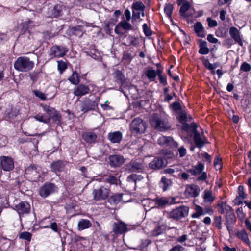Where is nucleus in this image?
Listing matches in <instances>:
<instances>
[{"label":"nucleus","instance_id":"obj_1","mask_svg":"<svg viewBox=\"0 0 251 251\" xmlns=\"http://www.w3.org/2000/svg\"><path fill=\"white\" fill-rule=\"evenodd\" d=\"M34 63L27 56H20L14 63V69L21 72H28L33 69Z\"/></svg>","mask_w":251,"mask_h":251},{"label":"nucleus","instance_id":"obj_2","mask_svg":"<svg viewBox=\"0 0 251 251\" xmlns=\"http://www.w3.org/2000/svg\"><path fill=\"white\" fill-rule=\"evenodd\" d=\"M204 169V164L198 162L197 165L193 166L191 169L187 170V172L194 176L200 175L197 178V181H205L207 178V173L203 172Z\"/></svg>","mask_w":251,"mask_h":251},{"label":"nucleus","instance_id":"obj_3","mask_svg":"<svg viewBox=\"0 0 251 251\" xmlns=\"http://www.w3.org/2000/svg\"><path fill=\"white\" fill-rule=\"evenodd\" d=\"M58 189V187L54 183L46 182L40 188L39 194L42 198H46L57 192Z\"/></svg>","mask_w":251,"mask_h":251},{"label":"nucleus","instance_id":"obj_4","mask_svg":"<svg viewBox=\"0 0 251 251\" xmlns=\"http://www.w3.org/2000/svg\"><path fill=\"white\" fill-rule=\"evenodd\" d=\"M44 111H46L49 117L50 122L52 119L53 122L57 125L60 126L61 124V115L59 111L56 110L54 108L51 107L47 105H44L42 106Z\"/></svg>","mask_w":251,"mask_h":251},{"label":"nucleus","instance_id":"obj_5","mask_svg":"<svg viewBox=\"0 0 251 251\" xmlns=\"http://www.w3.org/2000/svg\"><path fill=\"white\" fill-rule=\"evenodd\" d=\"M151 123L155 126L156 129L160 131H164L170 128V126L161 119L160 116L157 113L152 114Z\"/></svg>","mask_w":251,"mask_h":251},{"label":"nucleus","instance_id":"obj_6","mask_svg":"<svg viewBox=\"0 0 251 251\" xmlns=\"http://www.w3.org/2000/svg\"><path fill=\"white\" fill-rule=\"evenodd\" d=\"M189 208L186 206H180L173 209L170 213L169 217L174 220H178L186 217L188 215Z\"/></svg>","mask_w":251,"mask_h":251},{"label":"nucleus","instance_id":"obj_7","mask_svg":"<svg viewBox=\"0 0 251 251\" xmlns=\"http://www.w3.org/2000/svg\"><path fill=\"white\" fill-rule=\"evenodd\" d=\"M130 129L133 134L144 133L146 129V123L141 118H135L131 123Z\"/></svg>","mask_w":251,"mask_h":251},{"label":"nucleus","instance_id":"obj_8","mask_svg":"<svg viewBox=\"0 0 251 251\" xmlns=\"http://www.w3.org/2000/svg\"><path fill=\"white\" fill-rule=\"evenodd\" d=\"M110 190L104 186L94 189L92 192L93 199L96 201H103L108 198Z\"/></svg>","mask_w":251,"mask_h":251},{"label":"nucleus","instance_id":"obj_9","mask_svg":"<svg viewBox=\"0 0 251 251\" xmlns=\"http://www.w3.org/2000/svg\"><path fill=\"white\" fill-rule=\"evenodd\" d=\"M176 199L174 197H156L152 200V201L154 202L155 205L158 208H164L167 206L175 203Z\"/></svg>","mask_w":251,"mask_h":251},{"label":"nucleus","instance_id":"obj_10","mask_svg":"<svg viewBox=\"0 0 251 251\" xmlns=\"http://www.w3.org/2000/svg\"><path fill=\"white\" fill-rule=\"evenodd\" d=\"M0 167L4 171L10 172L14 168V161L8 156H1L0 157Z\"/></svg>","mask_w":251,"mask_h":251},{"label":"nucleus","instance_id":"obj_11","mask_svg":"<svg viewBox=\"0 0 251 251\" xmlns=\"http://www.w3.org/2000/svg\"><path fill=\"white\" fill-rule=\"evenodd\" d=\"M68 49L63 46L54 45L49 50V55L52 57H62L68 52Z\"/></svg>","mask_w":251,"mask_h":251},{"label":"nucleus","instance_id":"obj_12","mask_svg":"<svg viewBox=\"0 0 251 251\" xmlns=\"http://www.w3.org/2000/svg\"><path fill=\"white\" fill-rule=\"evenodd\" d=\"M127 231V225L121 221L114 222L112 225L113 235H115L116 236H118L126 232Z\"/></svg>","mask_w":251,"mask_h":251},{"label":"nucleus","instance_id":"obj_13","mask_svg":"<svg viewBox=\"0 0 251 251\" xmlns=\"http://www.w3.org/2000/svg\"><path fill=\"white\" fill-rule=\"evenodd\" d=\"M13 209L17 212L20 216L29 214L31 211L30 205L26 201H21L18 204H16Z\"/></svg>","mask_w":251,"mask_h":251},{"label":"nucleus","instance_id":"obj_14","mask_svg":"<svg viewBox=\"0 0 251 251\" xmlns=\"http://www.w3.org/2000/svg\"><path fill=\"white\" fill-rule=\"evenodd\" d=\"M115 81L120 85L119 90L123 91V88H126L127 86L126 80L124 74L121 71L119 70H115L113 74Z\"/></svg>","mask_w":251,"mask_h":251},{"label":"nucleus","instance_id":"obj_15","mask_svg":"<svg viewBox=\"0 0 251 251\" xmlns=\"http://www.w3.org/2000/svg\"><path fill=\"white\" fill-rule=\"evenodd\" d=\"M167 164L166 159L161 156H157L149 163V167L153 170H159L165 167Z\"/></svg>","mask_w":251,"mask_h":251},{"label":"nucleus","instance_id":"obj_16","mask_svg":"<svg viewBox=\"0 0 251 251\" xmlns=\"http://www.w3.org/2000/svg\"><path fill=\"white\" fill-rule=\"evenodd\" d=\"M108 159L110 166L113 168L120 167L125 161L124 157L118 154L110 155Z\"/></svg>","mask_w":251,"mask_h":251},{"label":"nucleus","instance_id":"obj_17","mask_svg":"<svg viewBox=\"0 0 251 251\" xmlns=\"http://www.w3.org/2000/svg\"><path fill=\"white\" fill-rule=\"evenodd\" d=\"M229 34L231 38L234 40L235 43L238 44L240 46H243L242 36L241 35L239 30L236 27H231L229 29Z\"/></svg>","mask_w":251,"mask_h":251},{"label":"nucleus","instance_id":"obj_18","mask_svg":"<svg viewBox=\"0 0 251 251\" xmlns=\"http://www.w3.org/2000/svg\"><path fill=\"white\" fill-rule=\"evenodd\" d=\"M98 104V101H92L89 99L82 102L80 106V110L84 113L89 111H94L96 107H97Z\"/></svg>","mask_w":251,"mask_h":251},{"label":"nucleus","instance_id":"obj_19","mask_svg":"<svg viewBox=\"0 0 251 251\" xmlns=\"http://www.w3.org/2000/svg\"><path fill=\"white\" fill-rule=\"evenodd\" d=\"M74 88V94L75 96L81 97L88 94L90 90L88 86L84 84H78Z\"/></svg>","mask_w":251,"mask_h":251},{"label":"nucleus","instance_id":"obj_20","mask_svg":"<svg viewBox=\"0 0 251 251\" xmlns=\"http://www.w3.org/2000/svg\"><path fill=\"white\" fill-rule=\"evenodd\" d=\"M19 115V110L13 106H10L6 108L3 113V119L6 121H10L14 119Z\"/></svg>","mask_w":251,"mask_h":251},{"label":"nucleus","instance_id":"obj_21","mask_svg":"<svg viewBox=\"0 0 251 251\" xmlns=\"http://www.w3.org/2000/svg\"><path fill=\"white\" fill-rule=\"evenodd\" d=\"M158 144L166 147H176L177 143L171 137L162 136L158 139Z\"/></svg>","mask_w":251,"mask_h":251},{"label":"nucleus","instance_id":"obj_22","mask_svg":"<svg viewBox=\"0 0 251 251\" xmlns=\"http://www.w3.org/2000/svg\"><path fill=\"white\" fill-rule=\"evenodd\" d=\"M82 139L88 144L92 145L97 142L98 136L94 132H85L81 135Z\"/></svg>","mask_w":251,"mask_h":251},{"label":"nucleus","instance_id":"obj_23","mask_svg":"<svg viewBox=\"0 0 251 251\" xmlns=\"http://www.w3.org/2000/svg\"><path fill=\"white\" fill-rule=\"evenodd\" d=\"M200 192V187L195 184H191L187 186L185 193L188 197L196 198L198 197Z\"/></svg>","mask_w":251,"mask_h":251},{"label":"nucleus","instance_id":"obj_24","mask_svg":"<svg viewBox=\"0 0 251 251\" xmlns=\"http://www.w3.org/2000/svg\"><path fill=\"white\" fill-rule=\"evenodd\" d=\"M121 28L127 31L133 30V27L131 25L125 20L122 21L116 25L114 29L115 32L117 34H122L121 32L118 31V28Z\"/></svg>","mask_w":251,"mask_h":251},{"label":"nucleus","instance_id":"obj_25","mask_svg":"<svg viewBox=\"0 0 251 251\" xmlns=\"http://www.w3.org/2000/svg\"><path fill=\"white\" fill-rule=\"evenodd\" d=\"M123 138V134L120 131L109 132L108 139L112 143H119Z\"/></svg>","mask_w":251,"mask_h":251},{"label":"nucleus","instance_id":"obj_26","mask_svg":"<svg viewBox=\"0 0 251 251\" xmlns=\"http://www.w3.org/2000/svg\"><path fill=\"white\" fill-rule=\"evenodd\" d=\"M197 127L198 126L195 122H193L190 124L186 122H184L182 123L181 129L183 131L187 132L188 133H192L194 134L198 131Z\"/></svg>","mask_w":251,"mask_h":251},{"label":"nucleus","instance_id":"obj_27","mask_svg":"<svg viewBox=\"0 0 251 251\" xmlns=\"http://www.w3.org/2000/svg\"><path fill=\"white\" fill-rule=\"evenodd\" d=\"M193 28L194 31L198 37L201 38L205 37V31L201 22H196L193 25Z\"/></svg>","mask_w":251,"mask_h":251},{"label":"nucleus","instance_id":"obj_28","mask_svg":"<svg viewBox=\"0 0 251 251\" xmlns=\"http://www.w3.org/2000/svg\"><path fill=\"white\" fill-rule=\"evenodd\" d=\"M65 164L63 160H57L53 161L50 164L51 170L55 173L61 172L64 170Z\"/></svg>","mask_w":251,"mask_h":251},{"label":"nucleus","instance_id":"obj_29","mask_svg":"<svg viewBox=\"0 0 251 251\" xmlns=\"http://www.w3.org/2000/svg\"><path fill=\"white\" fill-rule=\"evenodd\" d=\"M199 50L198 52L201 55H206L210 52L209 49L207 47V43L202 39H198Z\"/></svg>","mask_w":251,"mask_h":251},{"label":"nucleus","instance_id":"obj_30","mask_svg":"<svg viewBox=\"0 0 251 251\" xmlns=\"http://www.w3.org/2000/svg\"><path fill=\"white\" fill-rule=\"evenodd\" d=\"M207 139L204 137V140L202 139L201 137L200 133L197 131L193 134V140L197 147L201 149L203 147L205 144L206 143L205 141Z\"/></svg>","mask_w":251,"mask_h":251},{"label":"nucleus","instance_id":"obj_31","mask_svg":"<svg viewBox=\"0 0 251 251\" xmlns=\"http://www.w3.org/2000/svg\"><path fill=\"white\" fill-rule=\"evenodd\" d=\"M21 29L20 30V33L19 36V38L20 39H21L22 38H24L25 37H27L29 38V36L30 35V33L28 30V24L26 23H22L21 25Z\"/></svg>","mask_w":251,"mask_h":251},{"label":"nucleus","instance_id":"obj_32","mask_svg":"<svg viewBox=\"0 0 251 251\" xmlns=\"http://www.w3.org/2000/svg\"><path fill=\"white\" fill-rule=\"evenodd\" d=\"M81 76L80 74L75 70L73 71L72 75L69 77L68 80L74 85H78L80 81Z\"/></svg>","mask_w":251,"mask_h":251},{"label":"nucleus","instance_id":"obj_33","mask_svg":"<svg viewBox=\"0 0 251 251\" xmlns=\"http://www.w3.org/2000/svg\"><path fill=\"white\" fill-rule=\"evenodd\" d=\"M38 174L37 167L35 164H31L25 169V174L29 176L28 177L32 178V176H36Z\"/></svg>","mask_w":251,"mask_h":251},{"label":"nucleus","instance_id":"obj_34","mask_svg":"<svg viewBox=\"0 0 251 251\" xmlns=\"http://www.w3.org/2000/svg\"><path fill=\"white\" fill-rule=\"evenodd\" d=\"M236 236L241 239L243 242L247 245L250 244V241L248 237V235L245 229L238 231L236 234Z\"/></svg>","mask_w":251,"mask_h":251},{"label":"nucleus","instance_id":"obj_35","mask_svg":"<svg viewBox=\"0 0 251 251\" xmlns=\"http://www.w3.org/2000/svg\"><path fill=\"white\" fill-rule=\"evenodd\" d=\"M172 182L170 179L167 178L165 176H162L159 182V186L163 191L168 189V188L172 185Z\"/></svg>","mask_w":251,"mask_h":251},{"label":"nucleus","instance_id":"obj_36","mask_svg":"<svg viewBox=\"0 0 251 251\" xmlns=\"http://www.w3.org/2000/svg\"><path fill=\"white\" fill-rule=\"evenodd\" d=\"M201 60L202 61L203 66L208 70H214L218 67V62L211 64L209 62V60L207 58H205L204 57H202Z\"/></svg>","mask_w":251,"mask_h":251},{"label":"nucleus","instance_id":"obj_37","mask_svg":"<svg viewBox=\"0 0 251 251\" xmlns=\"http://www.w3.org/2000/svg\"><path fill=\"white\" fill-rule=\"evenodd\" d=\"M195 212L191 215L193 218H199L201 216L206 214L203 208L199 205H195Z\"/></svg>","mask_w":251,"mask_h":251},{"label":"nucleus","instance_id":"obj_38","mask_svg":"<svg viewBox=\"0 0 251 251\" xmlns=\"http://www.w3.org/2000/svg\"><path fill=\"white\" fill-rule=\"evenodd\" d=\"M167 226L166 225H161L157 226L152 231V235L153 236L157 237L163 234L166 231Z\"/></svg>","mask_w":251,"mask_h":251},{"label":"nucleus","instance_id":"obj_39","mask_svg":"<svg viewBox=\"0 0 251 251\" xmlns=\"http://www.w3.org/2000/svg\"><path fill=\"white\" fill-rule=\"evenodd\" d=\"M84 27L82 25H77L76 26L73 27L71 28L72 34L79 38L81 37L84 32Z\"/></svg>","mask_w":251,"mask_h":251},{"label":"nucleus","instance_id":"obj_40","mask_svg":"<svg viewBox=\"0 0 251 251\" xmlns=\"http://www.w3.org/2000/svg\"><path fill=\"white\" fill-rule=\"evenodd\" d=\"M122 194H113L108 199V202L110 204H116L119 203L122 199Z\"/></svg>","mask_w":251,"mask_h":251},{"label":"nucleus","instance_id":"obj_41","mask_svg":"<svg viewBox=\"0 0 251 251\" xmlns=\"http://www.w3.org/2000/svg\"><path fill=\"white\" fill-rule=\"evenodd\" d=\"M92 226V223L90 220L87 219H82L78 224L79 230H84Z\"/></svg>","mask_w":251,"mask_h":251},{"label":"nucleus","instance_id":"obj_42","mask_svg":"<svg viewBox=\"0 0 251 251\" xmlns=\"http://www.w3.org/2000/svg\"><path fill=\"white\" fill-rule=\"evenodd\" d=\"M236 222V218L233 212L226 214L225 225H234Z\"/></svg>","mask_w":251,"mask_h":251},{"label":"nucleus","instance_id":"obj_43","mask_svg":"<svg viewBox=\"0 0 251 251\" xmlns=\"http://www.w3.org/2000/svg\"><path fill=\"white\" fill-rule=\"evenodd\" d=\"M134 56H133L131 52L128 51H124L123 54L122 60L124 61L125 63L129 64L130 63L132 59H133Z\"/></svg>","mask_w":251,"mask_h":251},{"label":"nucleus","instance_id":"obj_44","mask_svg":"<svg viewBox=\"0 0 251 251\" xmlns=\"http://www.w3.org/2000/svg\"><path fill=\"white\" fill-rule=\"evenodd\" d=\"M190 8V4L189 2L185 1L180 7L179 10V13L181 16L184 17H188V16L186 15V12L188 11Z\"/></svg>","mask_w":251,"mask_h":251},{"label":"nucleus","instance_id":"obj_45","mask_svg":"<svg viewBox=\"0 0 251 251\" xmlns=\"http://www.w3.org/2000/svg\"><path fill=\"white\" fill-rule=\"evenodd\" d=\"M203 198L205 202L209 203H212L215 199L212 195L211 191L207 190L204 191Z\"/></svg>","mask_w":251,"mask_h":251},{"label":"nucleus","instance_id":"obj_46","mask_svg":"<svg viewBox=\"0 0 251 251\" xmlns=\"http://www.w3.org/2000/svg\"><path fill=\"white\" fill-rule=\"evenodd\" d=\"M145 5L140 1L134 2L131 6L132 10L134 11H145Z\"/></svg>","mask_w":251,"mask_h":251},{"label":"nucleus","instance_id":"obj_47","mask_svg":"<svg viewBox=\"0 0 251 251\" xmlns=\"http://www.w3.org/2000/svg\"><path fill=\"white\" fill-rule=\"evenodd\" d=\"M41 71L40 70H34L29 74L30 79L33 82H37L39 78Z\"/></svg>","mask_w":251,"mask_h":251},{"label":"nucleus","instance_id":"obj_48","mask_svg":"<svg viewBox=\"0 0 251 251\" xmlns=\"http://www.w3.org/2000/svg\"><path fill=\"white\" fill-rule=\"evenodd\" d=\"M62 6L60 4H56L52 10V15L54 17H58L62 15Z\"/></svg>","mask_w":251,"mask_h":251},{"label":"nucleus","instance_id":"obj_49","mask_svg":"<svg viewBox=\"0 0 251 251\" xmlns=\"http://www.w3.org/2000/svg\"><path fill=\"white\" fill-rule=\"evenodd\" d=\"M67 68L68 65L66 62L62 60L57 61V69L60 74H62Z\"/></svg>","mask_w":251,"mask_h":251},{"label":"nucleus","instance_id":"obj_50","mask_svg":"<svg viewBox=\"0 0 251 251\" xmlns=\"http://www.w3.org/2000/svg\"><path fill=\"white\" fill-rule=\"evenodd\" d=\"M145 75L150 81H154L156 77V72L153 69H149L145 72Z\"/></svg>","mask_w":251,"mask_h":251},{"label":"nucleus","instance_id":"obj_51","mask_svg":"<svg viewBox=\"0 0 251 251\" xmlns=\"http://www.w3.org/2000/svg\"><path fill=\"white\" fill-rule=\"evenodd\" d=\"M174 7L172 4H166L164 8V13L168 18H172V14L173 11Z\"/></svg>","mask_w":251,"mask_h":251},{"label":"nucleus","instance_id":"obj_52","mask_svg":"<svg viewBox=\"0 0 251 251\" xmlns=\"http://www.w3.org/2000/svg\"><path fill=\"white\" fill-rule=\"evenodd\" d=\"M142 169V165L139 163L133 162L130 164L129 170L131 172H139Z\"/></svg>","mask_w":251,"mask_h":251},{"label":"nucleus","instance_id":"obj_53","mask_svg":"<svg viewBox=\"0 0 251 251\" xmlns=\"http://www.w3.org/2000/svg\"><path fill=\"white\" fill-rule=\"evenodd\" d=\"M44 228H51L54 232L60 234L61 229L58 227L57 224L54 222L51 223L50 225L45 226L43 227Z\"/></svg>","mask_w":251,"mask_h":251},{"label":"nucleus","instance_id":"obj_54","mask_svg":"<svg viewBox=\"0 0 251 251\" xmlns=\"http://www.w3.org/2000/svg\"><path fill=\"white\" fill-rule=\"evenodd\" d=\"M19 238L30 242L32 238V234L28 231H24L19 235Z\"/></svg>","mask_w":251,"mask_h":251},{"label":"nucleus","instance_id":"obj_55","mask_svg":"<svg viewBox=\"0 0 251 251\" xmlns=\"http://www.w3.org/2000/svg\"><path fill=\"white\" fill-rule=\"evenodd\" d=\"M177 119L179 122L182 124L184 122H186L187 116L185 111H181L180 112H179L178 116L177 117Z\"/></svg>","mask_w":251,"mask_h":251},{"label":"nucleus","instance_id":"obj_56","mask_svg":"<svg viewBox=\"0 0 251 251\" xmlns=\"http://www.w3.org/2000/svg\"><path fill=\"white\" fill-rule=\"evenodd\" d=\"M214 166L216 170H221L223 167L221 158L217 156L214 160Z\"/></svg>","mask_w":251,"mask_h":251},{"label":"nucleus","instance_id":"obj_57","mask_svg":"<svg viewBox=\"0 0 251 251\" xmlns=\"http://www.w3.org/2000/svg\"><path fill=\"white\" fill-rule=\"evenodd\" d=\"M222 217L221 216H215L214 219V226L218 229H221L222 228Z\"/></svg>","mask_w":251,"mask_h":251},{"label":"nucleus","instance_id":"obj_58","mask_svg":"<svg viewBox=\"0 0 251 251\" xmlns=\"http://www.w3.org/2000/svg\"><path fill=\"white\" fill-rule=\"evenodd\" d=\"M143 32L147 37L150 36L152 35L153 32L148 27L147 24L145 23L142 25Z\"/></svg>","mask_w":251,"mask_h":251},{"label":"nucleus","instance_id":"obj_59","mask_svg":"<svg viewBox=\"0 0 251 251\" xmlns=\"http://www.w3.org/2000/svg\"><path fill=\"white\" fill-rule=\"evenodd\" d=\"M34 118L37 120L39 122L45 123V124H49L50 123V119L49 118H46L45 119L44 117V116L42 114H37L36 115Z\"/></svg>","mask_w":251,"mask_h":251},{"label":"nucleus","instance_id":"obj_60","mask_svg":"<svg viewBox=\"0 0 251 251\" xmlns=\"http://www.w3.org/2000/svg\"><path fill=\"white\" fill-rule=\"evenodd\" d=\"M8 204V201L6 197L0 195V208L3 209V208L7 207L6 205Z\"/></svg>","mask_w":251,"mask_h":251},{"label":"nucleus","instance_id":"obj_61","mask_svg":"<svg viewBox=\"0 0 251 251\" xmlns=\"http://www.w3.org/2000/svg\"><path fill=\"white\" fill-rule=\"evenodd\" d=\"M206 21L209 28L215 27L218 25L217 22L215 20L212 19L211 17H207Z\"/></svg>","mask_w":251,"mask_h":251},{"label":"nucleus","instance_id":"obj_62","mask_svg":"<svg viewBox=\"0 0 251 251\" xmlns=\"http://www.w3.org/2000/svg\"><path fill=\"white\" fill-rule=\"evenodd\" d=\"M151 241L149 239H142L141 240V243L139 245V247L141 249H144L147 247L149 245L151 244Z\"/></svg>","mask_w":251,"mask_h":251},{"label":"nucleus","instance_id":"obj_63","mask_svg":"<svg viewBox=\"0 0 251 251\" xmlns=\"http://www.w3.org/2000/svg\"><path fill=\"white\" fill-rule=\"evenodd\" d=\"M106 181L110 184L117 185L118 179L115 176L110 175L106 178Z\"/></svg>","mask_w":251,"mask_h":251},{"label":"nucleus","instance_id":"obj_64","mask_svg":"<svg viewBox=\"0 0 251 251\" xmlns=\"http://www.w3.org/2000/svg\"><path fill=\"white\" fill-rule=\"evenodd\" d=\"M240 71L243 72H248L251 69V66L246 62H244L240 66Z\"/></svg>","mask_w":251,"mask_h":251}]
</instances>
